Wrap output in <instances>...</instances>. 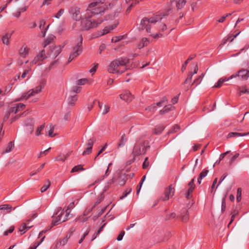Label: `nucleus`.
<instances>
[{"mask_svg":"<svg viewBox=\"0 0 249 249\" xmlns=\"http://www.w3.org/2000/svg\"><path fill=\"white\" fill-rule=\"evenodd\" d=\"M108 9L116 10L120 12L121 9L120 2L118 0H114L107 5L101 0H97L89 4L87 10L86 17L82 21L83 29L88 30L97 27L105 20L101 17V15Z\"/></svg>","mask_w":249,"mask_h":249,"instance_id":"obj_1","label":"nucleus"},{"mask_svg":"<svg viewBox=\"0 0 249 249\" xmlns=\"http://www.w3.org/2000/svg\"><path fill=\"white\" fill-rule=\"evenodd\" d=\"M129 60L126 57H120L111 61L107 66V71L110 73L121 74L127 69Z\"/></svg>","mask_w":249,"mask_h":249,"instance_id":"obj_2","label":"nucleus"},{"mask_svg":"<svg viewBox=\"0 0 249 249\" xmlns=\"http://www.w3.org/2000/svg\"><path fill=\"white\" fill-rule=\"evenodd\" d=\"M166 15L167 14L160 13L149 18H144L141 21L139 28L142 30H145L148 33H151V28H153L157 23L160 21L162 18Z\"/></svg>","mask_w":249,"mask_h":249,"instance_id":"obj_3","label":"nucleus"},{"mask_svg":"<svg viewBox=\"0 0 249 249\" xmlns=\"http://www.w3.org/2000/svg\"><path fill=\"white\" fill-rule=\"evenodd\" d=\"M74 206V202L71 203L65 210H62L61 208H58L57 211L55 213L56 216L52 221V224L53 226L58 225L59 224L66 221L68 219V217Z\"/></svg>","mask_w":249,"mask_h":249,"instance_id":"obj_4","label":"nucleus"},{"mask_svg":"<svg viewBox=\"0 0 249 249\" xmlns=\"http://www.w3.org/2000/svg\"><path fill=\"white\" fill-rule=\"evenodd\" d=\"M45 85V81L43 80H41L37 86L34 89H31L26 92L23 93L20 100L25 99L27 100L30 97L35 96L36 95L41 92L42 90L44 89Z\"/></svg>","mask_w":249,"mask_h":249,"instance_id":"obj_5","label":"nucleus"},{"mask_svg":"<svg viewBox=\"0 0 249 249\" xmlns=\"http://www.w3.org/2000/svg\"><path fill=\"white\" fill-rule=\"evenodd\" d=\"M83 37L81 36H79L76 42V44L73 46L72 50L71 52L68 59V62H71L73 59L79 56L82 52V44Z\"/></svg>","mask_w":249,"mask_h":249,"instance_id":"obj_6","label":"nucleus"},{"mask_svg":"<svg viewBox=\"0 0 249 249\" xmlns=\"http://www.w3.org/2000/svg\"><path fill=\"white\" fill-rule=\"evenodd\" d=\"M149 146L146 142H139L135 143L132 151L133 156L137 157L144 154Z\"/></svg>","mask_w":249,"mask_h":249,"instance_id":"obj_7","label":"nucleus"},{"mask_svg":"<svg viewBox=\"0 0 249 249\" xmlns=\"http://www.w3.org/2000/svg\"><path fill=\"white\" fill-rule=\"evenodd\" d=\"M249 77V71L242 69L239 71L237 73L233 74L230 76V79L238 77L239 79H247Z\"/></svg>","mask_w":249,"mask_h":249,"instance_id":"obj_8","label":"nucleus"},{"mask_svg":"<svg viewBox=\"0 0 249 249\" xmlns=\"http://www.w3.org/2000/svg\"><path fill=\"white\" fill-rule=\"evenodd\" d=\"M175 188L171 185L165 190V196L162 198L163 201H166L171 198L175 194Z\"/></svg>","mask_w":249,"mask_h":249,"instance_id":"obj_9","label":"nucleus"},{"mask_svg":"<svg viewBox=\"0 0 249 249\" xmlns=\"http://www.w3.org/2000/svg\"><path fill=\"white\" fill-rule=\"evenodd\" d=\"M118 24V22H117L115 24L110 26L109 27H106L103 30L97 32L95 36L98 37L109 33L110 31L113 30L116 27Z\"/></svg>","mask_w":249,"mask_h":249,"instance_id":"obj_10","label":"nucleus"},{"mask_svg":"<svg viewBox=\"0 0 249 249\" xmlns=\"http://www.w3.org/2000/svg\"><path fill=\"white\" fill-rule=\"evenodd\" d=\"M25 108V105L22 103H17L13 105L11 107L10 111L15 114L23 110Z\"/></svg>","mask_w":249,"mask_h":249,"instance_id":"obj_11","label":"nucleus"},{"mask_svg":"<svg viewBox=\"0 0 249 249\" xmlns=\"http://www.w3.org/2000/svg\"><path fill=\"white\" fill-rule=\"evenodd\" d=\"M120 98L127 102H131L133 99V96L128 90H125L124 92L120 95Z\"/></svg>","mask_w":249,"mask_h":249,"instance_id":"obj_12","label":"nucleus"},{"mask_svg":"<svg viewBox=\"0 0 249 249\" xmlns=\"http://www.w3.org/2000/svg\"><path fill=\"white\" fill-rule=\"evenodd\" d=\"M93 145V142L91 139H90L86 143V148L83 151L82 155H86L91 153L92 152Z\"/></svg>","mask_w":249,"mask_h":249,"instance_id":"obj_13","label":"nucleus"},{"mask_svg":"<svg viewBox=\"0 0 249 249\" xmlns=\"http://www.w3.org/2000/svg\"><path fill=\"white\" fill-rule=\"evenodd\" d=\"M29 48L26 45H23L18 51L19 55L23 58L25 57L29 53Z\"/></svg>","mask_w":249,"mask_h":249,"instance_id":"obj_14","label":"nucleus"},{"mask_svg":"<svg viewBox=\"0 0 249 249\" xmlns=\"http://www.w3.org/2000/svg\"><path fill=\"white\" fill-rule=\"evenodd\" d=\"M31 219H30L27 221V223H23L21 224L19 228V231L21 232L22 234L24 233L26 231H27L30 228H31L33 226L30 225L29 224V221Z\"/></svg>","mask_w":249,"mask_h":249,"instance_id":"obj_15","label":"nucleus"},{"mask_svg":"<svg viewBox=\"0 0 249 249\" xmlns=\"http://www.w3.org/2000/svg\"><path fill=\"white\" fill-rule=\"evenodd\" d=\"M45 52L44 50L42 51L40 53L36 56L32 61L33 64H36L37 61L39 60L42 61L45 59Z\"/></svg>","mask_w":249,"mask_h":249,"instance_id":"obj_16","label":"nucleus"},{"mask_svg":"<svg viewBox=\"0 0 249 249\" xmlns=\"http://www.w3.org/2000/svg\"><path fill=\"white\" fill-rule=\"evenodd\" d=\"M186 0H174L172 3H175L178 9H181L186 4Z\"/></svg>","mask_w":249,"mask_h":249,"instance_id":"obj_17","label":"nucleus"},{"mask_svg":"<svg viewBox=\"0 0 249 249\" xmlns=\"http://www.w3.org/2000/svg\"><path fill=\"white\" fill-rule=\"evenodd\" d=\"M194 180L195 178L192 179V180L188 184L189 188L188 189L187 194L186 196V197L187 198H189L190 194L193 192L195 189V186L194 183Z\"/></svg>","mask_w":249,"mask_h":249,"instance_id":"obj_18","label":"nucleus"},{"mask_svg":"<svg viewBox=\"0 0 249 249\" xmlns=\"http://www.w3.org/2000/svg\"><path fill=\"white\" fill-rule=\"evenodd\" d=\"M61 52V48L60 46L54 47L51 53V55L53 57H56Z\"/></svg>","mask_w":249,"mask_h":249,"instance_id":"obj_19","label":"nucleus"},{"mask_svg":"<svg viewBox=\"0 0 249 249\" xmlns=\"http://www.w3.org/2000/svg\"><path fill=\"white\" fill-rule=\"evenodd\" d=\"M249 134V132L247 133H238V132H230L227 136L228 138L231 137H238L240 136H245Z\"/></svg>","mask_w":249,"mask_h":249,"instance_id":"obj_20","label":"nucleus"},{"mask_svg":"<svg viewBox=\"0 0 249 249\" xmlns=\"http://www.w3.org/2000/svg\"><path fill=\"white\" fill-rule=\"evenodd\" d=\"M77 100V95L76 94H71L68 98V104L70 106H73L75 105Z\"/></svg>","mask_w":249,"mask_h":249,"instance_id":"obj_21","label":"nucleus"},{"mask_svg":"<svg viewBox=\"0 0 249 249\" xmlns=\"http://www.w3.org/2000/svg\"><path fill=\"white\" fill-rule=\"evenodd\" d=\"M45 21L44 20H42L39 22V28L40 30L41 31L42 33L43 34V36H45L46 32L48 30L49 25H48L47 27L45 28V30L44 31H43V30L45 28Z\"/></svg>","mask_w":249,"mask_h":249,"instance_id":"obj_22","label":"nucleus"},{"mask_svg":"<svg viewBox=\"0 0 249 249\" xmlns=\"http://www.w3.org/2000/svg\"><path fill=\"white\" fill-rule=\"evenodd\" d=\"M11 33H6L5 35H4L2 37V41L3 44L8 45L9 43V40L11 38Z\"/></svg>","mask_w":249,"mask_h":249,"instance_id":"obj_23","label":"nucleus"},{"mask_svg":"<svg viewBox=\"0 0 249 249\" xmlns=\"http://www.w3.org/2000/svg\"><path fill=\"white\" fill-rule=\"evenodd\" d=\"M127 142V139L126 138L125 135L123 134L121 137L120 139L119 140L118 143V147H123L124 146Z\"/></svg>","mask_w":249,"mask_h":249,"instance_id":"obj_24","label":"nucleus"},{"mask_svg":"<svg viewBox=\"0 0 249 249\" xmlns=\"http://www.w3.org/2000/svg\"><path fill=\"white\" fill-rule=\"evenodd\" d=\"M149 41L146 38H142L140 42L138 45L137 47L139 49H141L144 46L148 45Z\"/></svg>","mask_w":249,"mask_h":249,"instance_id":"obj_25","label":"nucleus"},{"mask_svg":"<svg viewBox=\"0 0 249 249\" xmlns=\"http://www.w3.org/2000/svg\"><path fill=\"white\" fill-rule=\"evenodd\" d=\"M231 79H230V77L228 78H220L217 83H216L215 84V85H214V88H219L220 87L223 83L224 82H226V81H228V80H230Z\"/></svg>","mask_w":249,"mask_h":249,"instance_id":"obj_26","label":"nucleus"},{"mask_svg":"<svg viewBox=\"0 0 249 249\" xmlns=\"http://www.w3.org/2000/svg\"><path fill=\"white\" fill-rule=\"evenodd\" d=\"M16 207L12 208V206L8 204H4L0 206V210H6L7 213L10 212L12 210H15Z\"/></svg>","mask_w":249,"mask_h":249,"instance_id":"obj_27","label":"nucleus"},{"mask_svg":"<svg viewBox=\"0 0 249 249\" xmlns=\"http://www.w3.org/2000/svg\"><path fill=\"white\" fill-rule=\"evenodd\" d=\"M164 129V127L163 125H160L156 126L154 129V133L156 135H159L162 133Z\"/></svg>","mask_w":249,"mask_h":249,"instance_id":"obj_28","label":"nucleus"},{"mask_svg":"<svg viewBox=\"0 0 249 249\" xmlns=\"http://www.w3.org/2000/svg\"><path fill=\"white\" fill-rule=\"evenodd\" d=\"M239 94L240 95L242 94H249V87L247 86H244L239 88Z\"/></svg>","mask_w":249,"mask_h":249,"instance_id":"obj_29","label":"nucleus"},{"mask_svg":"<svg viewBox=\"0 0 249 249\" xmlns=\"http://www.w3.org/2000/svg\"><path fill=\"white\" fill-rule=\"evenodd\" d=\"M125 1L127 3H128L132 1L129 7L126 10L127 11H130L131 7H133L134 5H135L136 4L139 2V0H125Z\"/></svg>","mask_w":249,"mask_h":249,"instance_id":"obj_30","label":"nucleus"},{"mask_svg":"<svg viewBox=\"0 0 249 249\" xmlns=\"http://www.w3.org/2000/svg\"><path fill=\"white\" fill-rule=\"evenodd\" d=\"M54 36L53 35L49 36L44 42V47H46L47 45L51 43L54 40Z\"/></svg>","mask_w":249,"mask_h":249,"instance_id":"obj_31","label":"nucleus"},{"mask_svg":"<svg viewBox=\"0 0 249 249\" xmlns=\"http://www.w3.org/2000/svg\"><path fill=\"white\" fill-rule=\"evenodd\" d=\"M173 107L171 106V105H168V106H166L165 105V107H164V108L160 110V115H163L166 112H167L168 111H169V110H171L172 108Z\"/></svg>","mask_w":249,"mask_h":249,"instance_id":"obj_32","label":"nucleus"},{"mask_svg":"<svg viewBox=\"0 0 249 249\" xmlns=\"http://www.w3.org/2000/svg\"><path fill=\"white\" fill-rule=\"evenodd\" d=\"M45 127V124H43L38 127L37 130L36 131V135L39 136L43 134L42 131Z\"/></svg>","mask_w":249,"mask_h":249,"instance_id":"obj_33","label":"nucleus"},{"mask_svg":"<svg viewBox=\"0 0 249 249\" xmlns=\"http://www.w3.org/2000/svg\"><path fill=\"white\" fill-rule=\"evenodd\" d=\"M14 144L13 143V142H10L8 144V145L7 146V147H6L5 149V153H9L10 152H11L12 150V149L14 148Z\"/></svg>","mask_w":249,"mask_h":249,"instance_id":"obj_34","label":"nucleus"},{"mask_svg":"<svg viewBox=\"0 0 249 249\" xmlns=\"http://www.w3.org/2000/svg\"><path fill=\"white\" fill-rule=\"evenodd\" d=\"M84 170V169L83 168V167L82 165H78L75 166L74 167H73L72 168V169L71 170V172L74 173V172H78L79 171H83Z\"/></svg>","mask_w":249,"mask_h":249,"instance_id":"obj_35","label":"nucleus"},{"mask_svg":"<svg viewBox=\"0 0 249 249\" xmlns=\"http://www.w3.org/2000/svg\"><path fill=\"white\" fill-rule=\"evenodd\" d=\"M81 88L80 87L74 86L72 88L71 90V94H73L75 93H78L81 91Z\"/></svg>","mask_w":249,"mask_h":249,"instance_id":"obj_36","label":"nucleus"},{"mask_svg":"<svg viewBox=\"0 0 249 249\" xmlns=\"http://www.w3.org/2000/svg\"><path fill=\"white\" fill-rule=\"evenodd\" d=\"M168 101L167 98L166 97H163L161 101L156 104V106L158 107H161L162 106H164L166 105Z\"/></svg>","mask_w":249,"mask_h":249,"instance_id":"obj_37","label":"nucleus"},{"mask_svg":"<svg viewBox=\"0 0 249 249\" xmlns=\"http://www.w3.org/2000/svg\"><path fill=\"white\" fill-rule=\"evenodd\" d=\"M189 219V217L188 213L187 211H186L184 214L182 215L181 216V221L183 222H187V221H188Z\"/></svg>","mask_w":249,"mask_h":249,"instance_id":"obj_38","label":"nucleus"},{"mask_svg":"<svg viewBox=\"0 0 249 249\" xmlns=\"http://www.w3.org/2000/svg\"><path fill=\"white\" fill-rule=\"evenodd\" d=\"M71 236V234H70L69 235H67L65 237L63 238L62 240H59V241L60 242V244H62V246H64L66 245L69 239L70 238Z\"/></svg>","mask_w":249,"mask_h":249,"instance_id":"obj_39","label":"nucleus"},{"mask_svg":"<svg viewBox=\"0 0 249 249\" xmlns=\"http://www.w3.org/2000/svg\"><path fill=\"white\" fill-rule=\"evenodd\" d=\"M132 191L131 188H127L123 193L122 196L120 197L121 199H124L125 197L128 194H129Z\"/></svg>","mask_w":249,"mask_h":249,"instance_id":"obj_40","label":"nucleus"},{"mask_svg":"<svg viewBox=\"0 0 249 249\" xmlns=\"http://www.w3.org/2000/svg\"><path fill=\"white\" fill-rule=\"evenodd\" d=\"M54 129V126L53 124L50 125V130L48 131V136L50 137H54V135H53V131Z\"/></svg>","mask_w":249,"mask_h":249,"instance_id":"obj_41","label":"nucleus"},{"mask_svg":"<svg viewBox=\"0 0 249 249\" xmlns=\"http://www.w3.org/2000/svg\"><path fill=\"white\" fill-rule=\"evenodd\" d=\"M50 185H51L50 182L49 180H48L47 184H45L41 187V188L40 189L41 192H45L49 188V187L50 186Z\"/></svg>","mask_w":249,"mask_h":249,"instance_id":"obj_42","label":"nucleus"},{"mask_svg":"<svg viewBox=\"0 0 249 249\" xmlns=\"http://www.w3.org/2000/svg\"><path fill=\"white\" fill-rule=\"evenodd\" d=\"M90 231V228L89 227L88 229L84 233L81 238L80 239V240L78 242L79 244H81L83 240H84L85 237L89 233Z\"/></svg>","mask_w":249,"mask_h":249,"instance_id":"obj_43","label":"nucleus"},{"mask_svg":"<svg viewBox=\"0 0 249 249\" xmlns=\"http://www.w3.org/2000/svg\"><path fill=\"white\" fill-rule=\"evenodd\" d=\"M242 189L240 188L237 189L236 199L238 202L240 201L241 199Z\"/></svg>","mask_w":249,"mask_h":249,"instance_id":"obj_44","label":"nucleus"},{"mask_svg":"<svg viewBox=\"0 0 249 249\" xmlns=\"http://www.w3.org/2000/svg\"><path fill=\"white\" fill-rule=\"evenodd\" d=\"M209 171L207 170L203 171L199 174V179L200 180H202L204 178H205L208 174Z\"/></svg>","mask_w":249,"mask_h":249,"instance_id":"obj_45","label":"nucleus"},{"mask_svg":"<svg viewBox=\"0 0 249 249\" xmlns=\"http://www.w3.org/2000/svg\"><path fill=\"white\" fill-rule=\"evenodd\" d=\"M203 76L200 75V76H198L196 79L194 80L193 84H195L196 86L198 85L201 83V82L203 79Z\"/></svg>","mask_w":249,"mask_h":249,"instance_id":"obj_46","label":"nucleus"},{"mask_svg":"<svg viewBox=\"0 0 249 249\" xmlns=\"http://www.w3.org/2000/svg\"><path fill=\"white\" fill-rule=\"evenodd\" d=\"M66 159H67V157L65 155H64L63 154H61L57 157L56 160L57 161H64L66 160Z\"/></svg>","mask_w":249,"mask_h":249,"instance_id":"obj_47","label":"nucleus"},{"mask_svg":"<svg viewBox=\"0 0 249 249\" xmlns=\"http://www.w3.org/2000/svg\"><path fill=\"white\" fill-rule=\"evenodd\" d=\"M145 178H146V176H143L142 178V180H141V182L139 183V185H140L139 188H138V186H137V194H138L139 193V192L140 191V190H141V188L142 187V184L143 181H144Z\"/></svg>","mask_w":249,"mask_h":249,"instance_id":"obj_48","label":"nucleus"},{"mask_svg":"<svg viewBox=\"0 0 249 249\" xmlns=\"http://www.w3.org/2000/svg\"><path fill=\"white\" fill-rule=\"evenodd\" d=\"M64 12V10L63 9H60L58 12L54 16L56 18H59L60 17L63 15Z\"/></svg>","mask_w":249,"mask_h":249,"instance_id":"obj_49","label":"nucleus"},{"mask_svg":"<svg viewBox=\"0 0 249 249\" xmlns=\"http://www.w3.org/2000/svg\"><path fill=\"white\" fill-rule=\"evenodd\" d=\"M107 146V143H106L105 145L100 149V150L97 153L96 156L95 158V160L97 159L98 156H99L102 153H103L106 149Z\"/></svg>","mask_w":249,"mask_h":249,"instance_id":"obj_50","label":"nucleus"},{"mask_svg":"<svg viewBox=\"0 0 249 249\" xmlns=\"http://www.w3.org/2000/svg\"><path fill=\"white\" fill-rule=\"evenodd\" d=\"M45 237V236H43L41 238V239H40V240L38 243H37V244H36L33 247H31L29 248V249H36V248L43 241Z\"/></svg>","mask_w":249,"mask_h":249,"instance_id":"obj_51","label":"nucleus"},{"mask_svg":"<svg viewBox=\"0 0 249 249\" xmlns=\"http://www.w3.org/2000/svg\"><path fill=\"white\" fill-rule=\"evenodd\" d=\"M88 81L87 79L83 78L79 79L77 81V84L79 85H83Z\"/></svg>","mask_w":249,"mask_h":249,"instance_id":"obj_52","label":"nucleus"},{"mask_svg":"<svg viewBox=\"0 0 249 249\" xmlns=\"http://www.w3.org/2000/svg\"><path fill=\"white\" fill-rule=\"evenodd\" d=\"M102 200H103V196H100L96 199V202H95V204L93 208H95L96 206H97L99 204H100Z\"/></svg>","mask_w":249,"mask_h":249,"instance_id":"obj_53","label":"nucleus"},{"mask_svg":"<svg viewBox=\"0 0 249 249\" xmlns=\"http://www.w3.org/2000/svg\"><path fill=\"white\" fill-rule=\"evenodd\" d=\"M231 14H230V13L226 14V15H224L223 16H222L220 19H219L218 20V21L220 23H222L225 21V20L226 19L227 17H228L229 16H231Z\"/></svg>","mask_w":249,"mask_h":249,"instance_id":"obj_54","label":"nucleus"},{"mask_svg":"<svg viewBox=\"0 0 249 249\" xmlns=\"http://www.w3.org/2000/svg\"><path fill=\"white\" fill-rule=\"evenodd\" d=\"M167 29V27L165 24L164 23H160L159 26V30L160 31L164 32Z\"/></svg>","mask_w":249,"mask_h":249,"instance_id":"obj_55","label":"nucleus"},{"mask_svg":"<svg viewBox=\"0 0 249 249\" xmlns=\"http://www.w3.org/2000/svg\"><path fill=\"white\" fill-rule=\"evenodd\" d=\"M232 38V36H227L226 37H225L222 40V43H221V44L222 45H224L225 44V43H226V42L229 40L230 41V40L231 39V38Z\"/></svg>","mask_w":249,"mask_h":249,"instance_id":"obj_56","label":"nucleus"},{"mask_svg":"<svg viewBox=\"0 0 249 249\" xmlns=\"http://www.w3.org/2000/svg\"><path fill=\"white\" fill-rule=\"evenodd\" d=\"M148 157L146 158L143 163L142 168L143 169H146L149 166V161H148Z\"/></svg>","mask_w":249,"mask_h":249,"instance_id":"obj_57","label":"nucleus"},{"mask_svg":"<svg viewBox=\"0 0 249 249\" xmlns=\"http://www.w3.org/2000/svg\"><path fill=\"white\" fill-rule=\"evenodd\" d=\"M14 230V227H10V228L9 229V230L6 231L4 232V236H7L8 235L9 233H12L13 231Z\"/></svg>","mask_w":249,"mask_h":249,"instance_id":"obj_58","label":"nucleus"},{"mask_svg":"<svg viewBox=\"0 0 249 249\" xmlns=\"http://www.w3.org/2000/svg\"><path fill=\"white\" fill-rule=\"evenodd\" d=\"M124 233H125V232L124 231H122L120 233V234L118 235L116 239L119 241L122 240L123 238L124 235Z\"/></svg>","mask_w":249,"mask_h":249,"instance_id":"obj_59","label":"nucleus"},{"mask_svg":"<svg viewBox=\"0 0 249 249\" xmlns=\"http://www.w3.org/2000/svg\"><path fill=\"white\" fill-rule=\"evenodd\" d=\"M71 113L70 112H68L66 113L64 116V120L65 121H70L71 119Z\"/></svg>","mask_w":249,"mask_h":249,"instance_id":"obj_60","label":"nucleus"},{"mask_svg":"<svg viewBox=\"0 0 249 249\" xmlns=\"http://www.w3.org/2000/svg\"><path fill=\"white\" fill-rule=\"evenodd\" d=\"M189 62V59H187L185 62L182 64V67H181V71L182 72H183L186 68V67H187V65L188 63V62Z\"/></svg>","mask_w":249,"mask_h":249,"instance_id":"obj_61","label":"nucleus"},{"mask_svg":"<svg viewBox=\"0 0 249 249\" xmlns=\"http://www.w3.org/2000/svg\"><path fill=\"white\" fill-rule=\"evenodd\" d=\"M176 216V214L174 213H172L171 214L167 215L166 217V220H170L175 218Z\"/></svg>","mask_w":249,"mask_h":249,"instance_id":"obj_62","label":"nucleus"},{"mask_svg":"<svg viewBox=\"0 0 249 249\" xmlns=\"http://www.w3.org/2000/svg\"><path fill=\"white\" fill-rule=\"evenodd\" d=\"M12 84H9L6 87L4 91L5 94L8 93L11 90L12 88Z\"/></svg>","mask_w":249,"mask_h":249,"instance_id":"obj_63","label":"nucleus"},{"mask_svg":"<svg viewBox=\"0 0 249 249\" xmlns=\"http://www.w3.org/2000/svg\"><path fill=\"white\" fill-rule=\"evenodd\" d=\"M109 108H110L109 107H108L107 105H105L104 110L103 111V114L105 115L107 113H108L109 111Z\"/></svg>","mask_w":249,"mask_h":249,"instance_id":"obj_64","label":"nucleus"}]
</instances>
